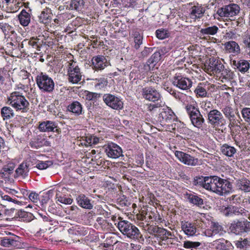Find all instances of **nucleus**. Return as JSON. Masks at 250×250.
<instances>
[{
    "instance_id": "f257e3e1",
    "label": "nucleus",
    "mask_w": 250,
    "mask_h": 250,
    "mask_svg": "<svg viewBox=\"0 0 250 250\" xmlns=\"http://www.w3.org/2000/svg\"><path fill=\"white\" fill-rule=\"evenodd\" d=\"M7 104L16 111L26 113L30 108V104L26 98L20 91H14L7 98Z\"/></svg>"
},
{
    "instance_id": "f03ea898",
    "label": "nucleus",
    "mask_w": 250,
    "mask_h": 250,
    "mask_svg": "<svg viewBox=\"0 0 250 250\" xmlns=\"http://www.w3.org/2000/svg\"><path fill=\"white\" fill-rule=\"evenodd\" d=\"M117 227L120 231L127 237L137 240L140 243L143 244L144 239L139 229L130 222L122 220L118 222Z\"/></svg>"
},
{
    "instance_id": "7ed1b4c3",
    "label": "nucleus",
    "mask_w": 250,
    "mask_h": 250,
    "mask_svg": "<svg viewBox=\"0 0 250 250\" xmlns=\"http://www.w3.org/2000/svg\"><path fill=\"white\" fill-rule=\"evenodd\" d=\"M144 21V18H141L137 22H135L134 19L128 20L126 21L127 23V30L129 31L132 37L134 38V48L138 50L143 43V36L141 34L143 27L140 24V22Z\"/></svg>"
},
{
    "instance_id": "20e7f679",
    "label": "nucleus",
    "mask_w": 250,
    "mask_h": 250,
    "mask_svg": "<svg viewBox=\"0 0 250 250\" xmlns=\"http://www.w3.org/2000/svg\"><path fill=\"white\" fill-rule=\"evenodd\" d=\"M35 81L39 89L43 93H52L55 88V83L46 73H38Z\"/></svg>"
},
{
    "instance_id": "39448f33",
    "label": "nucleus",
    "mask_w": 250,
    "mask_h": 250,
    "mask_svg": "<svg viewBox=\"0 0 250 250\" xmlns=\"http://www.w3.org/2000/svg\"><path fill=\"white\" fill-rule=\"evenodd\" d=\"M185 109L194 126L199 129L202 128L205 121L198 106L188 104L186 105Z\"/></svg>"
},
{
    "instance_id": "423d86ee",
    "label": "nucleus",
    "mask_w": 250,
    "mask_h": 250,
    "mask_svg": "<svg viewBox=\"0 0 250 250\" xmlns=\"http://www.w3.org/2000/svg\"><path fill=\"white\" fill-rule=\"evenodd\" d=\"M229 230L236 235L248 233L250 232V221L245 219L233 220L229 226Z\"/></svg>"
},
{
    "instance_id": "0eeeda50",
    "label": "nucleus",
    "mask_w": 250,
    "mask_h": 250,
    "mask_svg": "<svg viewBox=\"0 0 250 250\" xmlns=\"http://www.w3.org/2000/svg\"><path fill=\"white\" fill-rule=\"evenodd\" d=\"M208 116V122L212 126L223 127L226 125L227 120L224 118L222 113L217 109L208 110L206 108Z\"/></svg>"
},
{
    "instance_id": "6e6552de",
    "label": "nucleus",
    "mask_w": 250,
    "mask_h": 250,
    "mask_svg": "<svg viewBox=\"0 0 250 250\" xmlns=\"http://www.w3.org/2000/svg\"><path fill=\"white\" fill-rule=\"evenodd\" d=\"M147 231L150 234L154 235L162 241H167V243H172L171 240L173 239L172 237H174L170 231L158 226H150L147 228Z\"/></svg>"
},
{
    "instance_id": "1a4fd4ad",
    "label": "nucleus",
    "mask_w": 250,
    "mask_h": 250,
    "mask_svg": "<svg viewBox=\"0 0 250 250\" xmlns=\"http://www.w3.org/2000/svg\"><path fill=\"white\" fill-rule=\"evenodd\" d=\"M67 71L68 82L72 83H79L82 77V73L81 72L80 67L76 62L73 61L67 62Z\"/></svg>"
},
{
    "instance_id": "9d476101",
    "label": "nucleus",
    "mask_w": 250,
    "mask_h": 250,
    "mask_svg": "<svg viewBox=\"0 0 250 250\" xmlns=\"http://www.w3.org/2000/svg\"><path fill=\"white\" fill-rule=\"evenodd\" d=\"M89 64L92 70L97 72L102 71L108 65H110V62L106 57L102 55L93 56L89 62Z\"/></svg>"
},
{
    "instance_id": "9b49d317",
    "label": "nucleus",
    "mask_w": 250,
    "mask_h": 250,
    "mask_svg": "<svg viewBox=\"0 0 250 250\" xmlns=\"http://www.w3.org/2000/svg\"><path fill=\"white\" fill-rule=\"evenodd\" d=\"M170 48L166 46H160L157 48L153 54L147 60L146 64L150 67V65L154 67L157 63L161 60L162 57L168 53Z\"/></svg>"
},
{
    "instance_id": "f8f14e48",
    "label": "nucleus",
    "mask_w": 250,
    "mask_h": 250,
    "mask_svg": "<svg viewBox=\"0 0 250 250\" xmlns=\"http://www.w3.org/2000/svg\"><path fill=\"white\" fill-rule=\"evenodd\" d=\"M103 99L105 104L111 108L115 110H121L123 108V102L122 99L111 94H104Z\"/></svg>"
},
{
    "instance_id": "ddd939ff",
    "label": "nucleus",
    "mask_w": 250,
    "mask_h": 250,
    "mask_svg": "<svg viewBox=\"0 0 250 250\" xmlns=\"http://www.w3.org/2000/svg\"><path fill=\"white\" fill-rule=\"evenodd\" d=\"M176 119L177 117L174 112L167 106L162 109L158 117V121L162 125L170 123Z\"/></svg>"
},
{
    "instance_id": "4468645a",
    "label": "nucleus",
    "mask_w": 250,
    "mask_h": 250,
    "mask_svg": "<svg viewBox=\"0 0 250 250\" xmlns=\"http://www.w3.org/2000/svg\"><path fill=\"white\" fill-rule=\"evenodd\" d=\"M240 11V7L237 4L232 3L218 8L216 15L220 17H229L236 15Z\"/></svg>"
},
{
    "instance_id": "2eb2a0df",
    "label": "nucleus",
    "mask_w": 250,
    "mask_h": 250,
    "mask_svg": "<svg viewBox=\"0 0 250 250\" xmlns=\"http://www.w3.org/2000/svg\"><path fill=\"white\" fill-rule=\"evenodd\" d=\"M104 152L108 157L116 159L120 156H123L122 148L117 144L109 142L103 146Z\"/></svg>"
},
{
    "instance_id": "dca6fc26",
    "label": "nucleus",
    "mask_w": 250,
    "mask_h": 250,
    "mask_svg": "<svg viewBox=\"0 0 250 250\" xmlns=\"http://www.w3.org/2000/svg\"><path fill=\"white\" fill-rule=\"evenodd\" d=\"M143 97L149 101L155 102L161 99L160 93L154 87L146 86L142 90Z\"/></svg>"
},
{
    "instance_id": "f3484780",
    "label": "nucleus",
    "mask_w": 250,
    "mask_h": 250,
    "mask_svg": "<svg viewBox=\"0 0 250 250\" xmlns=\"http://www.w3.org/2000/svg\"><path fill=\"white\" fill-rule=\"evenodd\" d=\"M172 84L183 90H188L191 87L192 81L189 78L178 75L173 77Z\"/></svg>"
},
{
    "instance_id": "a211bd4d",
    "label": "nucleus",
    "mask_w": 250,
    "mask_h": 250,
    "mask_svg": "<svg viewBox=\"0 0 250 250\" xmlns=\"http://www.w3.org/2000/svg\"><path fill=\"white\" fill-rule=\"evenodd\" d=\"M39 129L41 132H53L58 134L61 133V128L58 126V124L53 121L46 120L42 122L39 125Z\"/></svg>"
},
{
    "instance_id": "6ab92c4d",
    "label": "nucleus",
    "mask_w": 250,
    "mask_h": 250,
    "mask_svg": "<svg viewBox=\"0 0 250 250\" xmlns=\"http://www.w3.org/2000/svg\"><path fill=\"white\" fill-rule=\"evenodd\" d=\"M175 156L182 163L185 165L191 166H195L199 165L198 159L181 151H176L174 153Z\"/></svg>"
},
{
    "instance_id": "aec40b11",
    "label": "nucleus",
    "mask_w": 250,
    "mask_h": 250,
    "mask_svg": "<svg viewBox=\"0 0 250 250\" xmlns=\"http://www.w3.org/2000/svg\"><path fill=\"white\" fill-rule=\"evenodd\" d=\"M87 0H71L70 1L66 2V9L75 10L79 12H85L88 8Z\"/></svg>"
},
{
    "instance_id": "412c9836",
    "label": "nucleus",
    "mask_w": 250,
    "mask_h": 250,
    "mask_svg": "<svg viewBox=\"0 0 250 250\" xmlns=\"http://www.w3.org/2000/svg\"><path fill=\"white\" fill-rule=\"evenodd\" d=\"M21 238L14 234L4 237L0 241V245L9 248H19L21 244Z\"/></svg>"
},
{
    "instance_id": "4be33fe9",
    "label": "nucleus",
    "mask_w": 250,
    "mask_h": 250,
    "mask_svg": "<svg viewBox=\"0 0 250 250\" xmlns=\"http://www.w3.org/2000/svg\"><path fill=\"white\" fill-rule=\"evenodd\" d=\"M8 214L10 216H13L12 213L15 211V215L13 217L16 220L18 219L19 221H24V222H30L33 218V215L31 213L26 212L23 209H15V208H11L9 210H8Z\"/></svg>"
},
{
    "instance_id": "5701e85b",
    "label": "nucleus",
    "mask_w": 250,
    "mask_h": 250,
    "mask_svg": "<svg viewBox=\"0 0 250 250\" xmlns=\"http://www.w3.org/2000/svg\"><path fill=\"white\" fill-rule=\"evenodd\" d=\"M185 199L190 204L198 207H201L204 205V200L202 196L197 193L189 191L184 194Z\"/></svg>"
},
{
    "instance_id": "b1692460",
    "label": "nucleus",
    "mask_w": 250,
    "mask_h": 250,
    "mask_svg": "<svg viewBox=\"0 0 250 250\" xmlns=\"http://www.w3.org/2000/svg\"><path fill=\"white\" fill-rule=\"evenodd\" d=\"M21 40V37L18 36L16 32H13L12 34H9L6 41L7 47L11 48L9 51L20 49Z\"/></svg>"
},
{
    "instance_id": "393cba45",
    "label": "nucleus",
    "mask_w": 250,
    "mask_h": 250,
    "mask_svg": "<svg viewBox=\"0 0 250 250\" xmlns=\"http://www.w3.org/2000/svg\"><path fill=\"white\" fill-rule=\"evenodd\" d=\"M231 64L235 69H237L242 73L248 72L250 69V64L249 62L245 60L239 59L238 60H230Z\"/></svg>"
},
{
    "instance_id": "a878e982",
    "label": "nucleus",
    "mask_w": 250,
    "mask_h": 250,
    "mask_svg": "<svg viewBox=\"0 0 250 250\" xmlns=\"http://www.w3.org/2000/svg\"><path fill=\"white\" fill-rule=\"evenodd\" d=\"M220 209L222 213L227 217L238 215L243 211L241 207L231 205H228L227 207L223 206Z\"/></svg>"
},
{
    "instance_id": "bb28decb",
    "label": "nucleus",
    "mask_w": 250,
    "mask_h": 250,
    "mask_svg": "<svg viewBox=\"0 0 250 250\" xmlns=\"http://www.w3.org/2000/svg\"><path fill=\"white\" fill-rule=\"evenodd\" d=\"M212 246L216 250H232L233 249L231 243L223 238L214 241Z\"/></svg>"
},
{
    "instance_id": "cd10ccee",
    "label": "nucleus",
    "mask_w": 250,
    "mask_h": 250,
    "mask_svg": "<svg viewBox=\"0 0 250 250\" xmlns=\"http://www.w3.org/2000/svg\"><path fill=\"white\" fill-rule=\"evenodd\" d=\"M67 111L72 113L75 116H79L84 114L82 104L78 101H73L67 106Z\"/></svg>"
},
{
    "instance_id": "c85d7f7f",
    "label": "nucleus",
    "mask_w": 250,
    "mask_h": 250,
    "mask_svg": "<svg viewBox=\"0 0 250 250\" xmlns=\"http://www.w3.org/2000/svg\"><path fill=\"white\" fill-rule=\"evenodd\" d=\"M181 228L184 233L188 236H193L196 232L195 224L191 222L184 220L181 222Z\"/></svg>"
},
{
    "instance_id": "c756f323",
    "label": "nucleus",
    "mask_w": 250,
    "mask_h": 250,
    "mask_svg": "<svg viewBox=\"0 0 250 250\" xmlns=\"http://www.w3.org/2000/svg\"><path fill=\"white\" fill-rule=\"evenodd\" d=\"M50 142L40 135L37 136L30 142V146L33 148H39L43 146H50Z\"/></svg>"
},
{
    "instance_id": "7c9ffc66",
    "label": "nucleus",
    "mask_w": 250,
    "mask_h": 250,
    "mask_svg": "<svg viewBox=\"0 0 250 250\" xmlns=\"http://www.w3.org/2000/svg\"><path fill=\"white\" fill-rule=\"evenodd\" d=\"M209 83H200L194 92L197 97H208V91L209 89Z\"/></svg>"
},
{
    "instance_id": "2f4dec72",
    "label": "nucleus",
    "mask_w": 250,
    "mask_h": 250,
    "mask_svg": "<svg viewBox=\"0 0 250 250\" xmlns=\"http://www.w3.org/2000/svg\"><path fill=\"white\" fill-rule=\"evenodd\" d=\"M76 200L78 205L82 208L91 209L93 208L91 200L84 194L81 193L77 195Z\"/></svg>"
},
{
    "instance_id": "473e14b6",
    "label": "nucleus",
    "mask_w": 250,
    "mask_h": 250,
    "mask_svg": "<svg viewBox=\"0 0 250 250\" xmlns=\"http://www.w3.org/2000/svg\"><path fill=\"white\" fill-rule=\"evenodd\" d=\"M226 52L238 55L241 53V49L238 43L235 41H230L226 42L224 44Z\"/></svg>"
},
{
    "instance_id": "72a5a7b5",
    "label": "nucleus",
    "mask_w": 250,
    "mask_h": 250,
    "mask_svg": "<svg viewBox=\"0 0 250 250\" xmlns=\"http://www.w3.org/2000/svg\"><path fill=\"white\" fill-rule=\"evenodd\" d=\"M221 111L228 120H232V119H237L236 116H238L240 118L238 110L237 109H234L230 105H226L223 107L221 108Z\"/></svg>"
},
{
    "instance_id": "f704fd0d",
    "label": "nucleus",
    "mask_w": 250,
    "mask_h": 250,
    "mask_svg": "<svg viewBox=\"0 0 250 250\" xmlns=\"http://www.w3.org/2000/svg\"><path fill=\"white\" fill-rule=\"evenodd\" d=\"M29 164L26 162L23 161L21 163L15 171V177H21L25 178L28 176L29 171Z\"/></svg>"
},
{
    "instance_id": "c9c22d12",
    "label": "nucleus",
    "mask_w": 250,
    "mask_h": 250,
    "mask_svg": "<svg viewBox=\"0 0 250 250\" xmlns=\"http://www.w3.org/2000/svg\"><path fill=\"white\" fill-rule=\"evenodd\" d=\"M235 185L238 189L245 193L250 192V180L247 178L238 179L236 181Z\"/></svg>"
},
{
    "instance_id": "e433bc0d",
    "label": "nucleus",
    "mask_w": 250,
    "mask_h": 250,
    "mask_svg": "<svg viewBox=\"0 0 250 250\" xmlns=\"http://www.w3.org/2000/svg\"><path fill=\"white\" fill-rule=\"evenodd\" d=\"M220 79H222V81L224 82V80L227 81H231L234 78V74L229 68L226 67L224 66V68H222L221 71L216 75Z\"/></svg>"
},
{
    "instance_id": "4c0bfd02",
    "label": "nucleus",
    "mask_w": 250,
    "mask_h": 250,
    "mask_svg": "<svg viewBox=\"0 0 250 250\" xmlns=\"http://www.w3.org/2000/svg\"><path fill=\"white\" fill-rule=\"evenodd\" d=\"M220 151L224 155L230 158H234L237 152L236 148L228 144L222 145L220 147Z\"/></svg>"
},
{
    "instance_id": "58836bf2",
    "label": "nucleus",
    "mask_w": 250,
    "mask_h": 250,
    "mask_svg": "<svg viewBox=\"0 0 250 250\" xmlns=\"http://www.w3.org/2000/svg\"><path fill=\"white\" fill-rule=\"evenodd\" d=\"M31 11V9H29L28 12L25 9H22L18 15V19L22 26H27L29 25L31 21V14L29 12Z\"/></svg>"
},
{
    "instance_id": "ea45409f",
    "label": "nucleus",
    "mask_w": 250,
    "mask_h": 250,
    "mask_svg": "<svg viewBox=\"0 0 250 250\" xmlns=\"http://www.w3.org/2000/svg\"><path fill=\"white\" fill-rule=\"evenodd\" d=\"M68 231L72 235L85 236L88 233V228L81 226H75L69 229Z\"/></svg>"
},
{
    "instance_id": "a19ab883",
    "label": "nucleus",
    "mask_w": 250,
    "mask_h": 250,
    "mask_svg": "<svg viewBox=\"0 0 250 250\" xmlns=\"http://www.w3.org/2000/svg\"><path fill=\"white\" fill-rule=\"evenodd\" d=\"M52 13L50 8L44 9L38 16V21L40 23L46 24L51 21Z\"/></svg>"
},
{
    "instance_id": "79ce46f5",
    "label": "nucleus",
    "mask_w": 250,
    "mask_h": 250,
    "mask_svg": "<svg viewBox=\"0 0 250 250\" xmlns=\"http://www.w3.org/2000/svg\"><path fill=\"white\" fill-rule=\"evenodd\" d=\"M54 195V190L50 189L47 192H43L40 195L39 202L42 208H45L46 204L50 201Z\"/></svg>"
},
{
    "instance_id": "37998d69",
    "label": "nucleus",
    "mask_w": 250,
    "mask_h": 250,
    "mask_svg": "<svg viewBox=\"0 0 250 250\" xmlns=\"http://www.w3.org/2000/svg\"><path fill=\"white\" fill-rule=\"evenodd\" d=\"M223 185L220 188V195H224L234 191L233 183L229 179H223Z\"/></svg>"
},
{
    "instance_id": "c03bdc74",
    "label": "nucleus",
    "mask_w": 250,
    "mask_h": 250,
    "mask_svg": "<svg viewBox=\"0 0 250 250\" xmlns=\"http://www.w3.org/2000/svg\"><path fill=\"white\" fill-rule=\"evenodd\" d=\"M0 115L3 121L9 120L15 115L13 109L8 106H4L0 109Z\"/></svg>"
},
{
    "instance_id": "a18cd8bd",
    "label": "nucleus",
    "mask_w": 250,
    "mask_h": 250,
    "mask_svg": "<svg viewBox=\"0 0 250 250\" xmlns=\"http://www.w3.org/2000/svg\"><path fill=\"white\" fill-rule=\"evenodd\" d=\"M219 30L218 27L216 25L211 26H207L204 28H202L200 30V38L202 36H204V38L209 37V35H214Z\"/></svg>"
},
{
    "instance_id": "49530a36",
    "label": "nucleus",
    "mask_w": 250,
    "mask_h": 250,
    "mask_svg": "<svg viewBox=\"0 0 250 250\" xmlns=\"http://www.w3.org/2000/svg\"><path fill=\"white\" fill-rule=\"evenodd\" d=\"M217 176H205L206 182L204 188L214 192L216 187L215 180H217Z\"/></svg>"
},
{
    "instance_id": "de8ad7c7",
    "label": "nucleus",
    "mask_w": 250,
    "mask_h": 250,
    "mask_svg": "<svg viewBox=\"0 0 250 250\" xmlns=\"http://www.w3.org/2000/svg\"><path fill=\"white\" fill-rule=\"evenodd\" d=\"M85 100L92 102L94 106H97V101L101 97L102 94L85 91Z\"/></svg>"
},
{
    "instance_id": "09e8293b",
    "label": "nucleus",
    "mask_w": 250,
    "mask_h": 250,
    "mask_svg": "<svg viewBox=\"0 0 250 250\" xmlns=\"http://www.w3.org/2000/svg\"><path fill=\"white\" fill-rule=\"evenodd\" d=\"M156 48L155 47H146L145 46L143 50L137 54V57L139 60H144L147 58Z\"/></svg>"
},
{
    "instance_id": "8fccbe9b",
    "label": "nucleus",
    "mask_w": 250,
    "mask_h": 250,
    "mask_svg": "<svg viewBox=\"0 0 250 250\" xmlns=\"http://www.w3.org/2000/svg\"><path fill=\"white\" fill-rule=\"evenodd\" d=\"M206 182L205 176L197 175L194 177L192 184L194 186L204 188Z\"/></svg>"
},
{
    "instance_id": "3c124183",
    "label": "nucleus",
    "mask_w": 250,
    "mask_h": 250,
    "mask_svg": "<svg viewBox=\"0 0 250 250\" xmlns=\"http://www.w3.org/2000/svg\"><path fill=\"white\" fill-rule=\"evenodd\" d=\"M155 35L159 40H164L170 36V33L167 29L160 28L156 30Z\"/></svg>"
},
{
    "instance_id": "603ef678",
    "label": "nucleus",
    "mask_w": 250,
    "mask_h": 250,
    "mask_svg": "<svg viewBox=\"0 0 250 250\" xmlns=\"http://www.w3.org/2000/svg\"><path fill=\"white\" fill-rule=\"evenodd\" d=\"M9 71L5 67L0 68V86L2 85L5 80L9 79Z\"/></svg>"
},
{
    "instance_id": "864d4df0",
    "label": "nucleus",
    "mask_w": 250,
    "mask_h": 250,
    "mask_svg": "<svg viewBox=\"0 0 250 250\" xmlns=\"http://www.w3.org/2000/svg\"><path fill=\"white\" fill-rule=\"evenodd\" d=\"M242 41L240 43L244 48L250 49V34L245 33L242 36Z\"/></svg>"
},
{
    "instance_id": "5fc2aeb1",
    "label": "nucleus",
    "mask_w": 250,
    "mask_h": 250,
    "mask_svg": "<svg viewBox=\"0 0 250 250\" xmlns=\"http://www.w3.org/2000/svg\"><path fill=\"white\" fill-rule=\"evenodd\" d=\"M0 28L1 29L5 36L9 34H12L13 32H15L13 27L7 23H0Z\"/></svg>"
},
{
    "instance_id": "6e6d98bb",
    "label": "nucleus",
    "mask_w": 250,
    "mask_h": 250,
    "mask_svg": "<svg viewBox=\"0 0 250 250\" xmlns=\"http://www.w3.org/2000/svg\"><path fill=\"white\" fill-rule=\"evenodd\" d=\"M39 40L37 38L32 37L28 41V43L32 48L40 51L42 44L39 42Z\"/></svg>"
},
{
    "instance_id": "4d7b16f0",
    "label": "nucleus",
    "mask_w": 250,
    "mask_h": 250,
    "mask_svg": "<svg viewBox=\"0 0 250 250\" xmlns=\"http://www.w3.org/2000/svg\"><path fill=\"white\" fill-rule=\"evenodd\" d=\"M53 165V162L52 161H38V163L36 165V167L40 170H44L52 166Z\"/></svg>"
},
{
    "instance_id": "13d9d810",
    "label": "nucleus",
    "mask_w": 250,
    "mask_h": 250,
    "mask_svg": "<svg viewBox=\"0 0 250 250\" xmlns=\"http://www.w3.org/2000/svg\"><path fill=\"white\" fill-rule=\"evenodd\" d=\"M204 12L205 9L203 8L194 6L191 9L190 15L192 16H194L195 17L199 18L203 16Z\"/></svg>"
},
{
    "instance_id": "bf43d9fd",
    "label": "nucleus",
    "mask_w": 250,
    "mask_h": 250,
    "mask_svg": "<svg viewBox=\"0 0 250 250\" xmlns=\"http://www.w3.org/2000/svg\"><path fill=\"white\" fill-rule=\"evenodd\" d=\"M108 84L107 79L104 77H100L97 79L96 89H102L105 88Z\"/></svg>"
},
{
    "instance_id": "052dcab7",
    "label": "nucleus",
    "mask_w": 250,
    "mask_h": 250,
    "mask_svg": "<svg viewBox=\"0 0 250 250\" xmlns=\"http://www.w3.org/2000/svg\"><path fill=\"white\" fill-rule=\"evenodd\" d=\"M241 113L245 121L250 125V108H243L241 111Z\"/></svg>"
},
{
    "instance_id": "680f3d73",
    "label": "nucleus",
    "mask_w": 250,
    "mask_h": 250,
    "mask_svg": "<svg viewBox=\"0 0 250 250\" xmlns=\"http://www.w3.org/2000/svg\"><path fill=\"white\" fill-rule=\"evenodd\" d=\"M56 198L58 199V201L60 203L66 205H70L73 202V199L66 197L65 195H59V194H56Z\"/></svg>"
},
{
    "instance_id": "e2e57ef3",
    "label": "nucleus",
    "mask_w": 250,
    "mask_h": 250,
    "mask_svg": "<svg viewBox=\"0 0 250 250\" xmlns=\"http://www.w3.org/2000/svg\"><path fill=\"white\" fill-rule=\"evenodd\" d=\"M15 167V164L13 162H9L7 165L3 166L1 169L2 173L6 172L10 174L13 172V171Z\"/></svg>"
},
{
    "instance_id": "0e129e2a",
    "label": "nucleus",
    "mask_w": 250,
    "mask_h": 250,
    "mask_svg": "<svg viewBox=\"0 0 250 250\" xmlns=\"http://www.w3.org/2000/svg\"><path fill=\"white\" fill-rule=\"evenodd\" d=\"M200 245L201 243L198 242L187 241L184 243V247L186 249L193 250L197 249Z\"/></svg>"
},
{
    "instance_id": "69168bd1",
    "label": "nucleus",
    "mask_w": 250,
    "mask_h": 250,
    "mask_svg": "<svg viewBox=\"0 0 250 250\" xmlns=\"http://www.w3.org/2000/svg\"><path fill=\"white\" fill-rule=\"evenodd\" d=\"M223 179L218 176L217 177V180H215V185L216 187H215V189L214 190V192L218 194V195H220V191H221V190H220V188H221L222 186L223 185Z\"/></svg>"
},
{
    "instance_id": "338daca9",
    "label": "nucleus",
    "mask_w": 250,
    "mask_h": 250,
    "mask_svg": "<svg viewBox=\"0 0 250 250\" xmlns=\"http://www.w3.org/2000/svg\"><path fill=\"white\" fill-rule=\"evenodd\" d=\"M153 161V156L151 154V152L149 151L146 152V164L148 168L152 169Z\"/></svg>"
},
{
    "instance_id": "774afa93",
    "label": "nucleus",
    "mask_w": 250,
    "mask_h": 250,
    "mask_svg": "<svg viewBox=\"0 0 250 250\" xmlns=\"http://www.w3.org/2000/svg\"><path fill=\"white\" fill-rule=\"evenodd\" d=\"M241 240L236 241L235 242V245L238 249H244L247 248L248 246H249V241L247 239H241Z\"/></svg>"
}]
</instances>
